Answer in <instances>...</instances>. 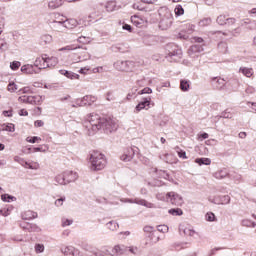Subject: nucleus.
Segmentation results:
<instances>
[{
    "label": "nucleus",
    "instance_id": "8",
    "mask_svg": "<svg viewBox=\"0 0 256 256\" xmlns=\"http://www.w3.org/2000/svg\"><path fill=\"white\" fill-rule=\"evenodd\" d=\"M131 21L137 27H145L147 23H149V17L145 15H135L131 17Z\"/></svg>",
    "mask_w": 256,
    "mask_h": 256
},
{
    "label": "nucleus",
    "instance_id": "47",
    "mask_svg": "<svg viewBox=\"0 0 256 256\" xmlns=\"http://www.w3.org/2000/svg\"><path fill=\"white\" fill-rule=\"evenodd\" d=\"M151 93H153V90L149 87H146L138 92V95H151Z\"/></svg>",
    "mask_w": 256,
    "mask_h": 256
},
{
    "label": "nucleus",
    "instance_id": "32",
    "mask_svg": "<svg viewBox=\"0 0 256 256\" xmlns=\"http://www.w3.org/2000/svg\"><path fill=\"white\" fill-rule=\"evenodd\" d=\"M228 175L229 173H227V170H220L214 174V177L216 179H225Z\"/></svg>",
    "mask_w": 256,
    "mask_h": 256
},
{
    "label": "nucleus",
    "instance_id": "6",
    "mask_svg": "<svg viewBox=\"0 0 256 256\" xmlns=\"http://www.w3.org/2000/svg\"><path fill=\"white\" fill-rule=\"evenodd\" d=\"M166 201L172 205H177L178 207L183 205V197L176 192H168L166 194Z\"/></svg>",
    "mask_w": 256,
    "mask_h": 256
},
{
    "label": "nucleus",
    "instance_id": "14",
    "mask_svg": "<svg viewBox=\"0 0 256 256\" xmlns=\"http://www.w3.org/2000/svg\"><path fill=\"white\" fill-rule=\"evenodd\" d=\"M21 71L26 75H33V73H39V70L35 69V64H25L21 67Z\"/></svg>",
    "mask_w": 256,
    "mask_h": 256
},
{
    "label": "nucleus",
    "instance_id": "12",
    "mask_svg": "<svg viewBox=\"0 0 256 256\" xmlns=\"http://www.w3.org/2000/svg\"><path fill=\"white\" fill-rule=\"evenodd\" d=\"M47 54H43L42 57L36 58L34 61V67H37L36 71H41V69H47V60H46Z\"/></svg>",
    "mask_w": 256,
    "mask_h": 256
},
{
    "label": "nucleus",
    "instance_id": "27",
    "mask_svg": "<svg viewBox=\"0 0 256 256\" xmlns=\"http://www.w3.org/2000/svg\"><path fill=\"white\" fill-rule=\"evenodd\" d=\"M65 23L66 29H73L74 27H77V21L73 18L66 19Z\"/></svg>",
    "mask_w": 256,
    "mask_h": 256
},
{
    "label": "nucleus",
    "instance_id": "54",
    "mask_svg": "<svg viewBox=\"0 0 256 256\" xmlns=\"http://www.w3.org/2000/svg\"><path fill=\"white\" fill-rule=\"evenodd\" d=\"M156 199H158V201H167V195H164L163 193H158L156 194Z\"/></svg>",
    "mask_w": 256,
    "mask_h": 256
},
{
    "label": "nucleus",
    "instance_id": "56",
    "mask_svg": "<svg viewBox=\"0 0 256 256\" xmlns=\"http://www.w3.org/2000/svg\"><path fill=\"white\" fill-rule=\"evenodd\" d=\"M204 139H209V134L208 133H202L198 135V141H203Z\"/></svg>",
    "mask_w": 256,
    "mask_h": 256
},
{
    "label": "nucleus",
    "instance_id": "30",
    "mask_svg": "<svg viewBox=\"0 0 256 256\" xmlns=\"http://www.w3.org/2000/svg\"><path fill=\"white\" fill-rule=\"evenodd\" d=\"M1 131H8L9 133H14L15 125L14 124H2Z\"/></svg>",
    "mask_w": 256,
    "mask_h": 256
},
{
    "label": "nucleus",
    "instance_id": "22",
    "mask_svg": "<svg viewBox=\"0 0 256 256\" xmlns=\"http://www.w3.org/2000/svg\"><path fill=\"white\" fill-rule=\"evenodd\" d=\"M105 9L108 13H113V11H117V3L115 1H109L105 4Z\"/></svg>",
    "mask_w": 256,
    "mask_h": 256
},
{
    "label": "nucleus",
    "instance_id": "21",
    "mask_svg": "<svg viewBox=\"0 0 256 256\" xmlns=\"http://www.w3.org/2000/svg\"><path fill=\"white\" fill-rule=\"evenodd\" d=\"M64 3L65 0H52L48 3V7L49 9H59Z\"/></svg>",
    "mask_w": 256,
    "mask_h": 256
},
{
    "label": "nucleus",
    "instance_id": "11",
    "mask_svg": "<svg viewBox=\"0 0 256 256\" xmlns=\"http://www.w3.org/2000/svg\"><path fill=\"white\" fill-rule=\"evenodd\" d=\"M125 203H136V205H142L143 207H147L148 209H153L155 208V204L151 203V202H147V200L144 199H126Z\"/></svg>",
    "mask_w": 256,
    "mask_h": 256
},
{
    "label": "nucleus",
    "instance_id": "19",
    "mask_svg": "<svg viewBox=\"0 0 256 256\" xmlns=\"http://www.w3.org/2000/svg\"><path fill=\"white\" fill-rule=\"evenodd\" d=\"M49 25L54 31H63L65 29V22H49Z\"/></svg>",
    "mask_w": 256,
    "mask_h": 256
},
{
    "label": "nucleus",
    "instance_id": "62",
    "mask_svg": "<svg viewBox=\"0 0 256 256\" xmlns=\"http://www.w3.org/2000/svg\"><path fill=\"white\" fill-rule=\"evenodd\" d=\"M22 167H25V169H35V167L33 165H31V163L27 162L24 160V166Z\"/></svg>",
    "mask_w": 256,
    "mask_h": 256
},
{
    "label": "nucleus",
    "instance_id": "42",
    "mask_svg": "<svg viewBox=\"0 0 256 256\" xmlns=\"http://www.w3.org/2000/svg\"><path fill=\"white\" fill-rule=\"evenodd\" d=\"M216 89H221L222 87H225V80L223 78H219L215 82Z\"/></svg>",
    "mask_w": 256,
    "mask_h": 256
},
{
    "label": "nucleus",
    "instance_id": "44",
    "mask_svg": "<svg viewBox=\"0 0 256 256\" xmlns=\"http://www.w3.org/2000/svg\"><path fill=\"white\" fill-rule=\"evenodd\" d=\"M183 233L187 237H193V235H195V230L186 227V228L183 229Z\"/></svg>",
    "mask_w": 256,
    "mask_h": 256
},
{
    "label": "nucleus",
    "instance_id": "9",
    "mask_svg": "<svg viewBox=\"0 0 256 256\" xmlns=\"http://www.w3.org/2000/svg\"><path fill=\"white\" fill-rule=\"evenodd\" d=\"M19 226L23 231H28V233H39V231H41V228L37 226V224L29 222H21Z\"/></svg>",
    "mask_w": 256,
    "mask_h": 256
},
{
    "label": "nucleus",
    "instance_id": "57",
    "mask_svg": "<svg viewBox=\"0 0 256 256\" xmlns=\"http://www.w3.org/2000/svg\"><path fill=\"white\" fill-rule=\"evenodd\" d=\"M43 101V97L36 95L34 96V105H39V103H41Z\"/></svg>",
    "mask_w": 256,
    "mask_h": 256
},
{
    "label": "nucleus",
    "instance_id": "5",
    "mask_svg": "<svg viewBox=\"0 0 256 256\" xmlns=\"http://www.w3.org/2000/svg\"><path fill=\"white\" fill-rule=\"evenodd\" d=\"M95 101H97V97L86 95L83 98L77 99L75 103H68V109H71V107L74 109H77V107H85L95 103Z\"/></svg>",
    "mask_w": 256,
    "mask_h": 256
},
{
    "label": "nucleus",
    "instance_id": "41",
    "mask_svg": "<svg viewBox=\"0 0 256 256\" xmlns=\"http://www.w3.org/2000/svg\"><path fill=\"white\" fill-rule=\"evenodd\" d=\"M180 89L182 91H189V81L181 80V82H180Z\"/></svg>",
    "mask_w": 256,
    "mask_h": 256
},
{
    "label": "nucleus",
    "instance_id": "13",
    "mask_svg": "<svg viewBox=\"0 0 256 256\" xmlns=\"http://www.w3.org/2000/svg\"><path fill=\"white\" fill-rule=\"evenodd\" d=\"M151 107V97L143 98L142 101L136 106V111H143V109H149Z\"/></svg>",
    "mask_w": 256,
    "mask_h": 256
},
{
    "label": "nucleus",
    "instance_id": "17",
    "mask_svg": "<svg viewBox=\"0 0 256 256\" xmlns=\"http://www.w3.org/2000/svg\"><path fill=\"white\" fill-rule=\"evenodd\" d=\"M23 221H31V219H37V212L27 210L21 214Z\"/></svg>",
    "mask_w": 256,
    "mask_h": 256
},
{
    "label": "nucleus",
    "instance_id": "16",
    "mask_svg": "<svg viewBox=\"0 0 256 256\" xmlns=\"http://www.w3.org/2000/svg\"><path fill=\"white\" fill-rule=\"evenodd\" d=\"M135 157V150L133 148H127L124 154L120 157L121 161H131Z\"/></svg>",
    "mask_w": 256,
    "mask_h": 256
},
{
    "label": "nucleus",
    "instance_id": "34",
    "mask_svg": "<svg viewBox=\"0 0 256 256\" xmlns=\"http://www.w3.org/2000/svg\"><path fill=\"white\" fill-rule=\"evenodd\" d=\"M53 41V36L49 34H44L41 36V42L44 43L45 45L51 43Z\"/></svg>",
    "mask_w": 256,
    "mask_h": 256
},
{
    "label": "nucleus",
    "instance_id": "31",
    "mask_svg": "<svg viewBox=\"0 0 256 256\" xmlns=\"http://www.w3.org/2000/svg\"><path fill=\"white\" fill-rule=\"evenodd\" d=\"M1 199H2V201L6 202V203H11V201H17L16 197L9 195V194H2Z\"/></svg>",
    "mask_w": 256,
    "mask_h": 256
},
{
    "label": "nucleus",
    "instance_id": "49",
    "mask_svg": "<svg viewBox=\"0 0 256 256\" xmlns=\"http://www.w3.org/2000/svg\"><path fill=\"white\" fill-rule=\"evenodd\" d=\"M8 91H10V93H15V91H17V85L15 82H10L8 84Z\"/></svg>",
    "mask_w": 256,
    "mask_h": 256
},
{
    "label": "nucleus",
    "instance_id": "55",
    "mask_svg": "<svg viewBox=\"0 0 256 256\" xmlns=\"http://www.w3.org/2000/svg\"><path fill=\"white\" fill-rule=\"evenodd\" d=\"M14 161L16 162V163H19L20 165H22V166H25V160L23 159V158H21V157H19V156H15L14 157Z\"/></svg>",
    "mask_w": 256,
    "mask_h": 256
},
{
    "label": "nucleus",
    "instance_id": "43",
    "mask_svg": "<svg viewBox=\"0 0 256 256\" xmlns=\"http://www.w3.org/2000/svg\"><path fill=\"white\" fill-rule=\"evenodd\" d=\"M55 180L58 185H65V174L56 176Z\"/></svg>",
    "mask_w": 256,
    "mask_h": 256
},
{
    "label": "nucleus",
    "instance_id": "24",
    "mask_svg": "<svg viewBox=\"0 0 256 256\" xmlns=\"http://www.w3.org/2000/svg\"><path fill=\"white\" fill-rule=\"evenodd\" d=\"M203 51V45L195 44L190 47L188 50L189 55H193V53H201Z\"/></svg>",
    "mask_w": 256,
    "mask_h": 256
},
{
    "label": "nucleus",
    "instance_id": "40",
    "mask_svg": "<svg viewBox=\"0 0 256 256\" xmlns=\"http://www.w3.org/2000/svg\"><path fill=\"white\" fill-rule=\"evenodd\" d=\"M9 49V44L5 40H0V53H4Z\"/></svg>",
    "mask_w": 256,
    "mask_h": 256
},
{
    "label": "nucleus",
    "instance_id": "2",
    "mask_svg": "<svg viewBox=\"0 0 256 256\" xmlns=\"http://www.w3.org/2000/svg\"><path fill=\"white\" fill-rule=\"evenodd\" d=\"M86 251H89L90 253H93L95 256H127L129 253H132V255H137L138 249L137 247H126L123 245H117L114 248L110 250H104L102 253L97 251V249L92 248L91 246L86 247Z\"/></svg>",
    "mask_w": 256,
    "mask_h": 256
},
{
    "label": "nucleus",
    "instance_id": "10",
    "mask_svg": "<svg viewBox=\"0 0 256 256\" xmlns=\"http://www.w3.org/2000/svg\"><path fill=\"white\" fill-rule=\"evenodd\" d=\"M209 201L214 203V205H229L231 203V197L229 195L215 196L212 200L210 199Z\"/></svg>",
    "mask_w": 256,
    "mask_h": 256
},
{
    "label": "nucleus",
    "instance_id": "45",
    "mask_svg": "<svg viewBox=\"0 0 256 256\" xmlns=\"http://www.w3.org/2000/svg\"><path fill=\"white\" fill-rule=\"evenodd\" d=\"M21 67V62L19 61H13L10 63V69H12V71H17V69H19Z\"/></svg>",
    "mask_w": 256,
    "mask_h": 256
},
{
    "label": "nucleus",
    "instance_id": "25",
    "mask_svg": "<svg viewBox=\"0 0 256 256\" xmlns=\"http://www.w3.org/2000/svg\"><path fill=\"white\" fill-rule=\"evenodd\" d=\"M169 57H177V59H181L182 55H183V51L177 47H175V49H173L171 52H169Z\"/></svg>",
    "mask_w": 256,
    "mask_h": 256
},
{
    "label": "nucleus",
    "instance_id": "29",
    "mask_svg": "<svg viewBox=\"0 0 256 256\" xmlns=\"http://www.w3.org/2000/svg\"><path fill=\"white\" fill-rule=\"evenodd\" d=\"M66 253H67V255L81 256L79 253V250L75 249V247H73V246H68L66 248Z\"/></svg>",
    "mask_w": 256,
    "mask_h": 256
},
{
    "label": "nucleus",
    "instance_id": "15",
    "mask_svg": "<svg viewBox=\"0 0 256 256\" xmlns=\"http://www.w3.org/2000/svg\"><path fill=\"white\" fill-rule=\"evenodd\" d=\"M218 25H233L235 23L234 18H227L225 15H220L217 18Z\"/></svg>",
    "mask_w": 256,
    "mask_h": 256
},
{
    "label": "nucleus",
    "instance_id": "28",
    "mask_svg": "<svg viewBox=\"0 0 256 256\" xmlns=\"http://www.w3.org/2000/svg\"><path fill=\"white\" fill-rule=\"evenodd\" d=\"M168 213L174 217H181V215H183V210L181 208H172L168 210Z\"/></svg>",
    "mask_w": 256,
    "mask_h": 256
},
{
    "label": "nucleus",
    "instance_id": "26",
    "mask_svg": "<svg viewBox=\"0 0 256 256\" xmlns=\"http://www.w3.org/2000/svg\"><path fill=\"white\" fill-rule=\"evenodd\" d=\"M64 17L65 16H63V14L54 13V18H53V20H50L49 23H62V22H65Z\"/></svg>",
    "mask_w": 256,
    "mask_h": 256
},
{
    "label": "nucleus",
    "instance_id": "58",
    "mask_svg": "<svg viewBox=\"0 0 256 256\" xmlns=\"http://www.w3.org/2000/svg\"><path fill=\"white\" fill-rule=\"evenodd\" d=\"M19 101H21V103H29L30 104L29 96H20Z\"/></svg>",
    "mask_w": 256,
    "mask_h": 256
},
{
    "label": "nucleus",
    "instance_id": "48",
    "mask_svg": "<svg viewBox=\"0 0 256 256\" xmlns=\"http://www.w3.org/2000/svg\"><path fill=\"white\" fill-rule=\"evenodd\" d=\"M65 76H66L68 79H79L78 74L73 73V72H69V71H65Z\"/></svg>",
    "mask_w": 256,
    "mask_h": 256
},
{
    "label": "nucleus",
    "instance_id": "53",
    "mask_svg": "<svg viewBox=\"0 0 256 256\" xmlns=\"http://www.w3.org/2000/svg\"><path fill=\"white\" fill-rule=\"evenodd\" d=\"M158 231H160V233H167V231H169V227H167V225H159Z\"/></svg>",
    "mask_w": 256,
    "mask_h": 256
},
{
    "label": "nucleus",
    "instance_id": "51",
    "mask_svg": "<svg viewBox=\"0 0 256 256\" xmlns=\"http://www.w3.org/2000/svg\"><path fill=\"white\" fill-rule=\"evenodd\" d=\"M35 251L36 253H43V251H45V246L43 244H36Z\"/></svg>",
    "mask_w": 256,
    "mask_h": 256
},
{
    "label": "nucleus",
    "instance_id": "52",
    "mask_svg": "<svg viewBox=\"0 0 256 256\" xmlns=\"http://www.w3.org/2000/svg\"><path fill=\"white\" fill-rule=\"evenodd\" d=\"M26 141L28 143H37V141H41V139L39 137H37V136H34V137H28L26 139Z\"/></svg>",
    "mask_w": 256,
    "mask_h": 256
},
{
    "label": "nucleus",
    "instance_id": "3",
    "mask_svg": "<svg viewBox=\"0 0 256 256\" xmlns=\"http://www.w3.org/2000/svg\"><path fill=\"white\" fill-rule=\"evenodd\" d=\"M89 161L91 171H102L107 166V159L101 152H93Z\"/></svg>",
    "mask_w": 256,
    "mask_h": 256
},
{
    "label": "nucleus",
    "instance_id": "4",
    "mask_svg": "<svg viewBox=\"0 0 256 256\" xmlns=\"http://www.w3.org/2000/svg\"><path fill=\"white\" fill-rule=\"evenodd\" d=\"M160 16L159 27L162 31H166V29H169L173 25V14L171 11L165 9L164 12H160Z\"/></svg>",
    "mask_w": 256,
    "mask_h": 256
},
{
    "label": "nucleus",
    "instance_id": "39",
    "mask_svg": "<svg viewBox=\"0 0 256 256\" xmlns=\"http://www.w3.org/2000/svg\"><path fill=\"white\" fill-rule=\"evenodd\" d=\"M65 50L66 51H77L78 54L85 53V49H83L81 47L77 48V47H72V46H66Z\"/></svg>",
    "mask_w": 256,
    "mask_h": 256
},
{
    "label": "nucleus",
    "instance_id": "38",
    "mask_svg": "<svg viewBox=\"0 0 256 256\" xmlns=\"http://www.w3.org/2000/svg\"><path fill=\"white\" fill-rule=\"evenodd\" d=\"M175 151L180 159H187V153L185 151L181 150V148H179V146H177L175 148Z\"/></svg>",
    "mask_w": 256,
    "mask_h": 256
},
{
    "label": "nucleus",
    "instance_id": "46",
    "mask_svg": "<svg viewBox=\"0 0 256 256\" xmlns=\"http://www.w3.org/2000/svg\"><path fill=\"white\" fill-rule=\"evenodd\" d=\"M200 27H207L211 25V18H204L199 22Z\"/></svg>",
    "mask_w": 256,
    "mask_h": 256
},
{
    "label": "nucleus",
    "instance_id": "61",
    "mask_svg": "<svg viewBox=\"0 0 256 256\" xmlns=\"http://www.w3.org/2000/svg\"><path fill=\"white\" fill-rule=\"evenodd\" d=\"M63 201H65L64 198H59L55 201V205L56 207H61V205H63Z\"/></svg>",
    "mask_w": 256,
    "mask_h": 256
},
{
    "label": "nucleus",
    "instance_id": "7",
    "mask_svg": "<svg viewBox=\"0 0 256 256\" xmlns=\"http://www.w3.org/2000/svg\"><path fill=\"white\" fill-rule=\"evenodd\" d=\"M133 65V61L118 60L114 63V67L117 71H131V69H133Z\"/></svg>",
    "mask_w": 256,
    "mask_h": 256
},
{
    "label": "nucleus",
    "instance_id": "37",
    "mask_svg": "<svg viewBox=\"0 0 256 256\" xmlns=\"http://www.w3.org/2000/svg\"><path fill=\"white\" fill-rule=\"evenodd\" d=\"M144 233H150L153 237L157 236V231H155V228L153 226H145L143 229Z\"/></svg>",
    "mask_w": 256,
    "mask_h": 256
},
{
    "label": "nucleus",
    "instance_id": "36",
    "mask_svg": "<svg viewBox=\"0 0 256 256\" xmlns=\"http://www.w3.org/2000/svg\"><path fill=\"white\" fill-rule=\"evenodd\" d=\"M174 12H175L176 17H181V15L185 14V10L183 9V6H181L179 4L176 5Z\"/></svg>",
    "mask_w": 256,
    "mask_h": 256
},
{
    "label": "nucleus",
    "instance_id": "35",
    "mask_svg": "<svg viewBox=\"0 0 256 256\" xmlns=\"http://www.w3.org/2000/svg\"><path fill=\"white\" fill-rule=\"evenodd\" d=\"M195 163H197L198 165H209L211 163V159L209 158H197L195 160Z\"/></svg>",
    "mask_w": 256,
    "mask_h": 256
},
{
    "label": "nucleus",
    "instance_id": "33",
    "mask_svg": "<svg viewBox=\"0 0 256 256\" xmlns=\"http://www.w3.org/2000/svg\"><path fill=\"white\" fill-rule=\"evenodd\" d=\"M106 226L110 231H117V229H119V224H117L115 221L108 222Z\"/></svg>",
    "mask_w": 256,
    "mask_h": 256
},
{
    "label": "nucleus",
    "instance_id": "64",
    "mask_svg": "<svg viewBox=\"0 0 256 256\" xmlns=\"http://www.w3.org/2000/svg\"><path fill=\"white\" fill-rule=\"evenodd\" d=\"M31 91V88H29V87H24V88H21L20 90H19V93H29Z\"/></svg>",
    "mask_w": 256,
    "mask_h": 256
},
{
    "label": "nucleus",
    "instance_id": "50",
    "mask_svg": "<svg viewBox=\"0 0 256 256\" xmlns=\"http://www.w3.org/2000/svg\"><path fill=\"white\" fill-rule=\"evenodd\" d=\"M78 41H79V43L87 44V43H91V38L85 37V36H80L78 38Z\"/></svg>",
    "mask_w": 256,
    "mask_h": 256
},
{
    "label": "nucleus",
    "instance_id": "60",
    "mask_svg": "<svg viewBox=\"0 0 256 256\" xmlns=\"http://www.w3.org/2000/svg\"><path fill=\"white\" fill-rule=\"evenodd\" d=\"M3 115L4 117H13V110H4Z\"/></svg>",
    "mask_w": 256,
    "mask_h": 256
},
{
    "label": "nucleus",
    "instance_id": "20",
    "mask_svg": "<svg viewBox=\"0 0 256 256\" xmlns=\"http://www.w3.org/2000/svg\"><path fill=\"white\" fill-rule=\"evenodd\" d=\"M239 73H242V75H244V77L249 78V77H253L255 72L253 71V68L240 67Z\"/></svg>",
    "mask_w": 256,
    "mask_h": 256
},
{
    "label": "nucleus",
    "instance_id": "59",
    "mask_svg": "<svg viewBox=\"0 0 256 256\" xmlns=\"http://www.w3.org/2000/svg\"><path fill=\"white\" fill-rule=\"evenodd\" d=\"M206 221H215V214L213 213H207L206 214Z\"/></svg>",
    "mask_w": 256,
    "mask_h": 256
},
{
    "label": "nucleus",
    "instance_id": "18",
    "mask_svg": "<svg viewBox=\"0 0 256 256\" xmlns=\"http://www.w3.org/2000/svg\"><path fill=\"white\" fill-rule=\"evenodd\" d=\"M79 175L77 172L73 170H67L66 171V183H74V181H77Z\"/></svg>",
    "mask_w": 256,
    "mask_h": 256
},
{
    "label": "nucleus",
    "instance_id": "1",
    "mask_svg": "<svg viewBox=\"0 0 256 256\" xmlns=\"http://www.w3.org/2000/svg\"><path fill=\"white\" fill-rule=\"evenodd\" d=\"M83 127L87 130L88 135H94L99 129H104L106 133H113L119 129V124L115 119H105L98 114H90L84 120Z\"/></svg>",
    "mask_w": 256,
    "mask_h": 256
},
{
    "label": "nucleus",
    "instance_id": "63",
    "mask_svg": "<svg viewBox=\"0 0 256 256\" xmlns=\"http://www.w3.org/2000/svg\"><path fill=\"white\" fill-rule=\"evenodd\" d=\"M35 127H43V125H45V122H43L42 120H36L34 122Z\"/></svg>",
    "mask_w": 256,
    "mask_h": 256
},
{
    "label": "nucleus",
    "instance_id": "23",
    "mask_svg": "<svg viewBox=\"0 0 256 256\" xmlns=\"http://www.w3.org/2000/svg\"><path fill=\"white\" fill-rule=\"evenodd\" d=\"M59 63V60L57 57H48L46 56V68L47 67H55Z\"/></svg>",
    "mask_w": 256,
    "mask_h": 256
}]
</instances>
